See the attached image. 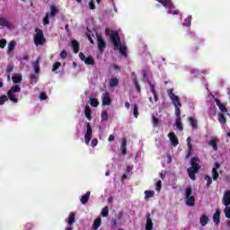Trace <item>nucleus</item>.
<instances>
[{"mask_svg":"<svg viewBox=\"0 0 230 230\" xmlns=\"http://www.w3.org/2000/svg\"><path fill=\"white\" fill-rule=\"evenodd\" d=\"M60 66H62V63L60 62H55L53 64V66H52V71L55 72L58 69V67H60Z\"/></svg>","mask_w":230,"mask_h":230,"instance_id":"nucleus-48","label":"nucleus"},{"mask_svg":"<svg viewBox=\"0 0 230 230\" xmlns=\"http://www.w3.org/2000/svg\"><path fill=\"white\" fill-rule=\"evenodd\" d=\"M72 49L74 53H79L80 51V43L76 40H73L71 42Z\"/></svg>","mask_w":230,"mask_h":230,"instance_id":"nucleus-20","label":"nucleus"},{"mask_svg":"<svg viewBox=\"0 0 230 230\" xmlns=\"http://www.w3.org/2000/svg\"><path fill=\"white\" fill-rule=\"evenodd\" d=\"M40 99L41 101L48 100V94H46V93H40Z\"/></svg>","mask_w":230,"mask_h":230,"instance_id":"nucleus-56","label":"nucleus"},{"mask_svg":"<svg viewBox=\"0 0 230 230\" xmlns=\"http://www.w3.org/2000/svg\"><path fill=\"white\" fill-rule=\"evenodd\" d=\"M0 26L10 28L12 26V23H10V22L6 18L0 17Z\"/></svg>","mask_w":230,"mask_h":230,"instance_id":"nucleus-25","label":"nucleus"},{"mask_svg":"<svg viewBox=\"0 0 230 230\" xmlns=\"http://www.w3.org/2000/svg\"><path fill=\"white\" fill-rule=\"evenodd\" d=\"M222 204H224L226 207L230 205V190L225 191L222 199Z\"/></svg>","mask_w":230,"mask_h":230,"instance_id":"nucleus-15","label":"nucleus"},{"mask_svg":"<svg viewBox=\"0 0 230 230\" xmlns=\"http://www.w3.org/2000/svg\"><path fill=\"white\" fill-rule=\"evenodd\" d=\"M37 78H39V74H31L30 75V80H31V84H37ZM35 80V81H34Z\"/></svg>","mask_w":230,"mask_h":230,"instance_id":"nucleus-42","label":"nucleus"},{"mask_svg":"<svg viewBox=\"0 0 230 230\" xmlns=\"http://www.w3.org/2000/svg\"><path fill=\"white\" fill-rule=\"evenodd\" d=\"M79 58L82 60V62H84L85 66H94L95 61L94 58L93 56L85 57V54L83 52L79 53Z\"/></svg>","mask_w":230,"mask_h":230,"instance_id":"nucleus-7","label":"nucleus"},{"mask_svg":"<svg viewBox=\"0 0 230 230\" xmlns=\"http://www.w3.org/2000/svg\"><path fill=\"white\" fill-rule=\"evenodd\" d=\"M133 116L134 118H138L139 116V108L137 107V104L133 105Z\"/></svg>","mask_w":230,"mask_h":230,"instance_id":"nucleus-40","label":"nucleus"},{"mask_svg":"<svg viewBox=\"0 0 230 230\" xmlns=\"http://www.w3.org/2000/svg\"><path fill=\"white\" fill-rule=\"evenodd\" d=\"M175 126L178 130H184V126H182V119H175Z\"/></svg>","mask_w":230,"mask_h":230,"instance_id":"nucleus-28","label":"nucleus"},{"mask_svg":"<svg viewBox=\"0 0 230 230\" xmlns=\"http://www.w3.org/2000/svg\"><path fill=\"white\" fill-rule=\"evenodd\" d=\"M168 96L169 98H171L172 102V105L175 108V116H176V119H181V107H182V104L181 103V99L179 98V96L175 95V93H173V90H169L168 91Z\"/></svg>","mask_w":230,"mask_h":230,"instance_id":"nucleus-2","label":"nucleus"},{"mask_svg":"<svg viewBox=\"0 0 230 230\" xmlns=\"http://www.w3.org/2000/svg\"><path fill=\"white\" fill-rule=\"evenodd\" d=\"M168 137H169L172 146H177V145H179V138H177V135H175V132L169 133Z\"/></svg>","mask_w":230,"mask_h":230,"instance_id":"nucleus-13","label":"nucleus"},{"mask_svg":"<svg viewBox=\"0 0 230 230\" xmlns=\"http://www.w3.org/2000/svg\"><path fill=\"white\" fill-rule=\"evenodd\" d=\"M190 25H191V16H189L184 20L183 26H190Z\"/></svg>","mask_w":230,"mask_h":230,"instance_id":"nucleus-47","label":"nucleus"},{"mask_svg":"<svg viewBox=\"0 0 230 230\" xmlns=\"http://www.w3.org/2000/svg\"><path fill=\"white\" fill-rule=\"evenodd\" d=\"M213 98H214V101L216 102V105H217L218 108L224 105L220 102V100H218L217 98H215V96H213Z\"/></svg>","mask_w":230,"mask_h":230,"instance_id":"nucleus-60","label":"nucleus"},{"mask_svg":"<svg viewBox=\"0 0 230 230\" xmlns=\"http://www.w3.org/2000/svg\"><path fill=\"white\" fill-rule=\"evenodd\" d=\"M114 139H116V137L114 135H110L108 141H110V143H111V142L114 141Z\"/></svg>","mask_w":230,"mask_h":230,"instance_id":"nucleus-64","label":"nucleus"},{"mask_svg":"<svg viewBox=\"0 0 230 230\" xmlns=\"http://www.w3.org/2000/svg\"><path fill=\"white\" fill-rule=\"evenodd\" d=\"M50 10H51L50 13H49L50 17H55V15L58 13V9H57L55 5H51Z\"/></svg>","mask_w":230,"mask_h":230,"instance_id":"nucleus-33","label":"nucleus"},{"mask_svg":"<svg viewBox=\"0 0 230 230\" xmlns=\"http://www.w3.org/2000/svg\"><path fill=\"white\" fill-rule=\"evenodd\" d=\"M12 80H13V84H21V82H22V75H13L12 77Z\"/></svg>","mask_w":230,"mask_h":230,"instance_id":"nucleus-32","label":"nucleus"},{"mask_svg":"<svg viewBox=\"0 0 230 230\" xmlns=\"http://www.w3.org/2000/svg\"><path fill=\"white\" fill-rule=\"evenodd\" d=\"M102 226V218L98 217L94 220L93 229L96 230Z\"/></svg>","mask_w":230,"mask_h":230,"instance_id":"nucleus-31","label":"nucleus"},{"mask_svg":"<svg viewBox=\"0 0 230 230\" xmlns=\"http://www.w3.org/2000/svg\"><path fill=\"white\" fill-rule=\"evenodd\" d=\"M89 197H91V191H87L84 195L81 198V203L82 204H87L89 202Z\"/></svg>","mask_w":230,"mask_h":230,"instance_id":"nucleus-27","label":"nucleus"},{"mask_svg":"<svg viewBox=\"0 0 230 230\" xmlns=\"http://www.w3.org/2000/svg\"><path fill=\"white\" fill-rule=\"evenodd\" d=\"M145 199H152V197H154L155 195V191L154 190H146L145 191Z\"/></svg>","mask_w":230,"mask_h":230,"instance_id":"nucleus-36","label":"nucleus"},{"mask_svg":"<svg viewBox=\"0 0 230 230\" xmlns=\"http://www.w3.org/2000/svg\"><path fill=\"white\" fill-rule=\"evenodd\" d=\"M102 105H111L112 103V99H111V93L105 92L102 95Z\"/></svg>","mask_w":230,"mask_h":230,"instance_id":"nucleus-12","label":"nucleus"},{"mask_svg":"<svg viewBox=\"0 0 230 230\" xmlns=\"http://www.w3.org/2000/svg\"><path fill=\"white\" fill-rule=\"evenodd\" d=\"M101 215H102V217H109V207H108V206L104 207V208L102 209Z\"/></svg>","mask_w":230,"mask_h":230,"instance_id":"nucleus-41","label":"nucleus"},{"mask_svg":"<svg viewBox=\"0 0 230 230\" xmlns=\"http://www.w3.org/2000/svg\"><path fill=\"white\" fill-rule=\"evenodd\" d=\"M133 84L135 85V89L137 93H141V86L139 85V83L137 82V77H135L133 79Z\"/></svg>","mask_w":230,"mask_h":230,"instance_id":"nucleus-35","label":"nucleus"},{"mask_svg":"<svg viewBox=\"0 0 230 230\" xmlns=\"http://www.w3.org/2000/svg\"><path fill=\"white\" fill-rule=\"evenodd\" d=\"M110 39L115 49H119L120 55L127 57V47L121 45V38H119V32H118V31H111Z\"/></svg>","mask_w":230,"mask_h":230,"instance_id":"nucleus-1","label":"nucleus"},{"mask_svg":"<svg viewBox=\"0 0 230 230\" xmlns=\"http://www.w3.org/2000/svg\"><path fill=\"white\" fill-rule=\"evenodd\" d=\"M118 227V219L112 217L111 220V229H116Z\"/></svg>","mask_w":230,"mask_h":230,"instance_id":"nucleus-37","label":"nucleus"},{"mask_svg":"<svg viewBox=\"0 0 230 230\" xmlns=\"http://www.w3.org/2000/svg\"><path fill=\"white\" fill-rule=\"evenodd\" d=\"M188 119H189L190 125L192 128V130H197V128H199V121L197 120V119L193 117H189Z\"/></svg>","mask_w":230,"mask_h":230,"instance_id":"nucleus-17","label":"nucleus"},{"mask_svg":"<svg viewBox=\"0 0 230 230\" xmlns=\"http://www.w3.org/2000/svg\"><path fill=\"white\" fill-rule=\"evenodd\" d=\"M205 181H207V188H209L211 184H213V179L211 178V176L206 175Z\"/></svg>","mask_w":230,"mask_h":230,"instance_id":"nucleus-44","label":"nucleus"},{"mask_svg":"<svg viewBox=\"0 0 230 230\" xmlns=\"http://www.w3.org/2000/svg\"><path fill=\"white\" fill-rule=\"evenodd\" d=\"M143 77L146 78V83L149 84L151 93L154 96L155 102H159V96L157 95V92L155 91V85L152 84L150 80H148V75L146 74V70H143Z\"/></svg>","mask_w":230,"mask_h":230,"instance_id":"nucleus-6","label":"nucleus"},{"mask_svg":"<svg viewBox=\"0 0 230 230\" xmlns=\"http://www.w3.org/2000/svg\"><path fill=\"white\" fill-rule=\"evenodd\" d=\"M89 8L90 10H96V5L94 4V1L91 0L89 2Z\"/></svg>","mask_w":230,"mask_h":230,"instance_id":"nucleus-54","label":"nucleus"},{"mask_svg":"<svg viewBox=\"0 0 230 230\" xmlns=\"http://www.w3.org/2000/svg\"><path fill=\"white\" fill-rule=\"evenodd\" d=\"M98 146V139L94 138L92 140V146L94 148V146Z\"/></svg>","mask_w":230,"mask_h":230,"instance_id":"nucleus-61","label":"nucleus"},{"mask_svg":"<svg viewBox=\"0 0 230 230\" xmlns=\"http://www.w3.org/2000/svg\"><path fill=\"white\" fill-rule=\"evenodd\" d=\"M190 166L191 168H198V170H200V160L198 157H192L190 159Z\"/></svg>","mask_w":230,"mask_h":230,"instance_id":"nucleus-16","label":"nucleus"},{"mask_svg":"<svg viewBox=\"0 0 230 230\" xmlns=\"http://www.w3.org/2000/svg\"><path fill=\"white\" fill-rule=\"evenodd\" d=\"M185 199L187 206H195V196H193V190L190 187H188L185 190Z\"/></svg>","mask_w":230,"mask_h":230,"instance_id":"nucleus-5","label":"nucleus"},{"mask_svg":"<svg viewBox=\"0 0 230 230\" xmlns=\"http://www.w3.org/2000/svg\"><path fill=\"white\" fill-rule=\"evenodd\" d=\"M224 212H225V217L226 218H230V207L229 206L225 208Z\"/></svg>","mask_w":230,"mask_h":230,"instance_id":"nucleus-50","label":"nucleus"},{"mask_svg":"<svg viewBox=\"0 0 230 230\" xmlns=\"http://www.w3.org/2000/svg\"><path fill=\"white\" fill-rule=\"evenodd\" d=\"M97 46L101 53H103V50L107 48V43H105V40L102 36H97Z\"/></svg>","mask_w":230,"mask_h":230,"instance_id":"nucleus-11","label":"nucleus"},{"mask_svg":"<svg viewBox=\"0 0 230 230\" xmlns=\"http://www.w3.org/2000/svg\"><path fill=\"white\" fill-rule=\"evenodd\" d=\"M12 71H13V66H12V65H7V67H6V74H11Z\"/></svg>","mask_w":230,"mask_h":230,"instance_id":"nucleus-55","label":"nucleus"},{"mask_svg":"<svg viewBox=\"0 0 230 230\" xmlns=\"http://www.w3.org/2000/svg\"><path fill=\"white\" fill-rule=\"evenodd\" d=\"M35 32H36L34 36L35 46H42L43 44H46V38L44 37V32H42V30L36 28Z\"/></svg>","mask_w":230,"mask_h":230,"instance_id":"nucleus-4","label":"nucleus"},{"mask_svg":"<svg viewBox=\"0 0 230 230\" xmlns=\"http://www.w3.org/2000/svg\"><path fill=\"white\" fill-rule=\"evenodd\" d=\"M220 168V163L216 162L214 167L212 168V179L213 181H218L220 174L218 173V169Z\"/></svg>","mask_w":230,"mask_h":230,"instance_id":"nucleus-9","label":"nucleus"},{"mask_svg":"<svg viewBox=\"0 0 230 230\" xmlns=\"http://www.w3.org/2000/svg\"><path fill=\"white\" fill-rule=\"evenodd\" d=\"M119 80L117 77H113L110 80V87H118Z\"/></svg>","mask_w":230,"mask_h":230,"instance_id":"nucleus-30","label":"nucleus"},{"mask_svg":"<svg viewBox=\"0 0 230 230\" xmlns=\"http://www.w3.org/2000/svg\"><path fill=\"white\" fill-rule=\"evenodd\" d=\"M198 172H200V169L196 167H190L187 169V172L189 173V177L191 179V181H195L197 179Z\"/></svg>","mask_w":230,"mask_h":230,"instance_id":"nucleus-10","label":"nucleus"},{"mask_svg":"<svg viewBox=\"0 0 230 230\" xmlns=\"http://www.w3.org/2000/svg\"><path fill=\"white\" fill-rule=\"evenodd\" d=\"M146 230H153L154 223L152 222V217H150V213H146Z\"/></svg>","mask_w":230,"mask_h":230,"instance_id":"nucleus-14","label":"nucleus"},{"mask_svg":"<svg viewBox=\"0 0 230 230\" xmlns=\"http://www.w3.org/2000/svg\"><path fill=\"white\" fill-rule=\"evenodd\" d=\"M90 105L92 107H98V105H100V102H98V99L91 98L90 99Z\"/></svg>","mask_w":230,"mask_h":230,"instance_id":"nucleus-43","label":"nucleus"},{"mask_svg":"<svg viewBox=\"0 0 230 230\" xmlns=\"http://www.w3.org/2000/svg\"><path fill=\"white\" fill-rule=\"evenodd\" d=\"M218 109L219 111H221V112H227V108H226L224 104H221V106H219Z\"/></svg>","mask_w":230,"mask_h":230,"instance_id":"nucleus-59","label":"nucleus"},{"mask_svg":"<svg viewBox=\"0 0 230 230\" xmlns=\"http://www.w3.org/2000/svg\"><path fill=\"white\" fill-rule=\"evenodd\" d=\"M120 150H121L122 155H127V138H122V142L120 145Z\"/></svg>","mask_w":230,"mask_h":230,"instance_id":"nucleus-24","label":"nucleus"},{"mask_svg":"<svg viewBox=\"0 0 230 230\" xmlns=\"http://www.w3.org/2000/svg\"><path fill=\"white\" fill-rule=\"evenodd\" d=\"M200 225L202 227H205V226H208V223L209 222V218L207 215H202L199 218Z\"/></svg>","mask_w":230,"mask_h":230,"instance_id":"nucleus-26","label":"nucleus"},{"mask_svg":"<svg viewBox=\"0 0 230 230\" xmlns=\"http://www.w3.org/2000/svg\"><path fill=\"white\" fill-rule=\"evenodd\" d=\"M158 3L163 4L164 8H173V2L172 0H156Z\"/></svg>","mask_w":230,"mask_h":230,"instance_id":"nucleus-19","label":"nucleus"},{"mask_svg":"<svg viewBox=\"0 0 230 230\" xmlns=\"http://www.w3.org/2000/svg\"><path fill=\"white\" fill-rule=\"evenodd\" d=\"M5 102H8V96L1 95L0 96V105H4Z\"/></svg>","mask_w":230,"mask_h":230,"instance_id":"nucleus-45","label":"nucleus"},{"mask_svg":"<svg viewBox=\"0 0 230 230\" xmlns=\"http://www.w3.org/2000/svg\"><path fill=\"white\" fill-rule=\"evenodd\" d=\"M66 222L69 226H73V224H75V213L69 214V217H68Z\"/></svg>","mask_w":230,"mask_h":230,"instance_id":"nucleus-34","label":"nucleus"},{"mask_svg":"<svg viewBox=\"0 0 230 230\" xmlns=\"http://www.w3.org/2000/svg\"><path fill=\"white\" fill-rule=\"evenodd\" d=\"M93 111H91V108L88 106V104H86L85 108H84V116L85 118H87V119L89 121H91V119H93Z\"/></svg>","mask_w":230,"mask_h":230,"instance_id":"nucleus-21","label":"nucleus"},{"mask_svg":"<svg viewBox=\"0 0 230 230\" xmlns=\"http://www.w3.org/2000/svg\"><path fill=\"white\" fill-rule=\"evenodd\" d=\"M187 146L189 150H193V146L191 145V137H187Z\"/></svg>","mask_w":230,"mask_h":230,"instance_id":"nucleus-49","label":"nucleus"},{"mask_svg":"<svg viewBox=\"0 0 230 230\" xmlns=\"http://www.w3.org/2000/svg\"><path fill=\"white\" fill-rule=\"evenodd\" d=\"M16 93H21V86L18 84L12 86L7 92V98L13 103H19V95Z\"/></svg>","mask_w":230,"mask_h":230,"instance_id":"nucleus-3","label":"nucleus"},{"mask_svg":"<svg viewBox=\"0 0 230 230\" xmlns=\"http://www.w3.org/2000/svg\"><path fill=\"white\" fill-rule=\"evenodd\" d=\"M117 218H118L119 220H121V219L123 218V211H120V212L118 213Z\"/></svg>","mask_w":230,"mask_h":230,"instance_id":"nucleus-63","label":"nucleus"},{"mask_svg":"<svg viewBox=\"0 0 230 230\" xmlns=\"http://www.w3.org/2000/svg\"><path fill=\"white\" fill-rule=\"evenodd\" d=\"M213 222L216 226H220V209H217L213 215Z\"/></svg>","mask_w":230,"mask_h":230,"instance_id":"nucleus-18","label":"nucleus"},{"mask_svg":"<svg viewBox=\"0 0 230 230\" xmlns=\"http://www.w3.org/2000/svg\"><path fill=\"white\" fill-rule=\"evenodd\" d=\"M162 186H163V182L161 181H158L156 182V191H161Z\"/></svg>","mask_w":230,"mask_h":230,"instance_id":"nucleus-57","label":"nucleus"},{"mask_svg":"<svg viewBox=\"0 0 230 230\" xmlns=\"http://www.w3.org/2000/svg\"><path fill=\"white\" fill-rule=\"evenodd\" d=\"M33 69L36 75L40 73V58H37L36 61L32 64Z\"/></svg>","mask_w":230,"mask_h":230,"instance_id":"nucleus-22","label":"nucleus"},{"mask_svg":"<svg viewBox=\"0 0 230 230\" xmlns=\"http://www.w3.org/2000/svg\"><path fill=\"white\" fill-rule=\"evenodd\" d=\"M43 24L45 26L49 24V13H47L45 17L43 18Z\"/></svg>","mask_w":230,"mask_h":230,"instance_id":"nucleus-46","label":"nucleus"},{"mask_svg":"<svg viewBox=\"0 0 230 230\" xmlns=\"http://www.w3.org/2000/svg\"><path fill=\"white\" fill-rule=\"evenodd\" d=\"M59 57L64 60L67 57V51L62 50L59 54Z\"/></svg>","mask_w":230,"mask_h":230,"instance_id":"nucleus-53","label":"nucleus"},{"mask_svg":"<svg viewBox=\"0 0 230 230\" xmlns=\"http://www.w3.org/2000/svg\"><path fill=\"white\" fill-rule=\"evenodd\" d=\"M152 123H153L154 127H157V125H159V119H157V117L153 115Z\"/></svg>","mask_w":230,"mask_h":230,"instance_id":"nucleus-51","label":"nucleus"},{"mask_svg":"<svg viewBox=\"0 0 230 230\" xmlns=\"http://www.w3.org/2000/svg\"><path fill=\"white\" fill-rule=\"evenodd\" d=\"M218 138H213L208 142L209 146H212L213 150L217 152L218 150Z\"/></svg>","mask_w":230,"mask_h":230,"instance_id":"nucleus-23","label":"nucleus"},{"mask_svg":"<svg viewBox=\"0 0 230 230\" xmlns=\"http://www.w3.org/2000/svg\"><path fill=\"white\" fill-rule=\"evenodd\" d=\"M93 137V127L91 126V123H86V133L84 135V142L85 145H89L91 143V139Z\"/></svg>","mask_w":230,"mask_h":230,"instance_id":"nucleus-8","label":"nucleus"},{"mask_svg":"<svg viewBox=\"0 0 230 230\" xmlns=\"http://www.w3.org/2000/svg\"><path fill=\"white\" fill-rule=\"evenodd\" d=\"M6 48V40L4 39L0 40V49H4Z\"/></svg>","mask_w":230,"mask_h":230,"instance_id":"nucleus-52","label":"nucleus"},{"mask_svg":"<svg viewBox=\"0 0 230 230\" xmlns=\"http://www.w3.org/2000/svg\"><path fill=\"white\" fill-rule=\"evenodd\" d=\"M33 228V225H31V223H27L24 226V230H31Z\"/></svg>","mask_w":230,"mask_h":230,"instance_id":"nucleus-58","label":"nucleus"},{"mask_svg":"<svg viewBox=\"0 0 230 230\" xmlns=\"http://www.w3.org/2000/svg\"><path fill=\"white\" fill-rule=\"evenodd\" d=\"M102 121H108L109 120V113L107 111H103L101 113Z\"/></svg>","mask_w":230,"mask_h":230,"instance_id":"nucleus-39","label":"nucleus"},{"mask_svg":"<svg viewBox=\"0 0 230 230\" xmlns=\"http://www.w3.org/2000/svg\"><path fill=\"white\" fill-rule=\"evenodd\" d=\"M181 12L179 10H175V11H172V10H169L168 11V13H172V15H179Z\"/></svg>","mask_w":230,"mask_h":230,"instance_id":"nucleus-62","label":"nucleus"},{"mask_svg":"<svg viewBox=\"0 0 230 230\" xmlns=\"http://www.w3.org/2000/svg\"><path fill=\"white\" fill-rule=\"evenodd\" d=\"M218 121L219 123H221L222 125H226V115H224V113H220L218 115Z\"/></svg>","mask_w":230,"mask_h":230,"instance_id":"nucleus-38","label":"nucleus"},{"mask_svg":"<svg viewBox=\"0 0 230 230\" xmlns=\"http://www.w3.org/2000/svg\"><path fill=\"white\" fill-rule=\"evenodd\" d=\"M15 41L13 40H11L9 43H8V49H7V53L8 55H10L13 49H15Z\"/></svg>","mask_w":230,"mask_h":230,"instance_id":"nucleus-29","label":"nucleus"}]
</instances>
